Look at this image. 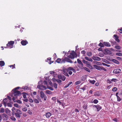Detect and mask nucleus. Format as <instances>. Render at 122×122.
<instances>
[{
	"label": "nucleus",
	"mask_w": 122,
	"mask_h": 122,
	"mask_svg": "<svg viewBox=\"0 0 122 122\" xmlns=\"http://www.w3.org/2000/svg\"><path fill=\"white\" fill-rule=\"evenodd\" d=\"M12 110L13 115H15L17 118H20L21 117V115L22 114V112L20 109H16L13 107L12 108Z\"/></svg>",
	"instance_id": "obj_1"
},
{
	"label": "nucleus",
	"mask_w": 122,
	"mask_h": 122,
	"mask_svg": "<svg viewBox=\"0 0 122 122\" xmlns=\"http://www.w3.org/2000/svg\"><path fill=\"white\" fill-rule=\"evenodd\" d=\"M21 93L20 91H18L17 92H15V93H12L11 96L12 97H14L12 98L13 100L15 102V99H20L21 97H20Z\"/></svg>",
	"instance_id": "obj_2"
},
{
	"label": "nucleus",
	"mask_w": 122,
	"mask_h": 122,
	"mask_svg": "<svg viewBox=\"0 0 122 122\" xmlns=\"http://www.w3.org/2000/svg\"><path fill=\"white\" fill-rule=\"evenodd\" d=\"M68 57H66L64 58H62L61 61V63H65V62L70 63H72L73 62L71 60L69 59Z\"/></svg>",
	"instance_id": "obj_3"
},
{
	"label": "nucleus",
	"mask_w": 122,
	"mask_h": 122,
	"mask_svg": "<svg viewBox=\"0 0 122 122\" xmlns=\"http://www.w3.org/2000/svg\"><path fill=\"white\" fill-rule=\"evenodd\" d=\"M75 56H77L76 53L74 51H72L70 53V55L68 56L67 57L71 59H73L75 58Z\"/></svg>",
	"instance_id": "obj_4"
},
{
	"label": "nucleus",
	"mask_w": 122,
	"mask_h": 122,
	"mask_svg": "<svg viewBox=\"0 0 122 122\" xmlns=\"http://www.w3.org/2000/svg\"><path fill=\"white\" fill-rule=\"evenodd\" d=\"M40 96L42 98H44V100L46 101L47 98V97L46 95H45L43 92L42 91H41L40 92Z\"/></svg>",
	"instance_id": "obj_5"
},
{
	"label": "nucleus",
	"mask_w": 122,
	"mask_h": 122,
	"mask_svg": "<svg viewBox=\"0 0 122 122\" xmlns=\"http://www.w3.org/2000/svg\"><path fill=\"white\" fill-rule=\"evenodd\" d=\"M37 87L41 90H44L46 89V87L44 85H38L37 86Z\"/></svg>",
	"instance_id": "obj_6"
},
{
	"label": "nucleus",
	"mask_w": 122,
	"mask_h": 122,
	"mask_svg": "<svg viewBox=\"0 0 122 122\" xmlns=\"http://www.w3.org/2000/svg\"><path fill=\"white\" fill-rule=\"evenodd\" d=\"M58 77L60 79H61L63 81L65 80L66 78L64 75H58Z\"/></svg>",
	"instance_id": "obj_7"
},
{
	"label": "nucleus",
	"mask_w": 122,
	"mask_h": 122,
	"mask_svg": "<svg viewBox=\"0 0 122 122\" xmlns=\"http://www.w3.org/2000/svg\"><path fill=\"white\" fill-rule=\"evenodd\" d=\"M121 70L120 69H117L114 70L113 71L114 73L117 74L121 72Z\"/></svg>",
	"instance_id": "obj_8"
},
{
	"label": "nucleus",
	"mask_w": 122,
	"mask_h": 122,
	"mask_svg": "<svg viewBox=\"0 0 122 122\" xmlns=\"http://www.w3.org/2000/svg\"><path fill=\"white\" fill-rule=\"evenodd\" d=\"M93 106L97 108L98 111H99L102 108V107L98 104L97 105H94Z\"/></svg>",
	"instance_id": "obj_9"
},
{
	"label": "nucleus",
	"mask_w": 122,
	"mask_h": 122,
	"mask_svg": "<svg viewBox=\"0 0 122 122\" xmlns=\"http://www.w3.org/2000/svg\"><path fill=\"white\" fill-rule=\"evenodd\" d=\"M28 43V41L26 40H22L21 42V43L23 46H25Z\"/></svg>",
	"instance_id": "obj_10"
},
{
	"label": "nucleus",
	"mask_w": 122,
	"mask_h": 122,
	"mask_svg": "<svg viewBox=\"0 0 122 122\" xmlns=\"http://www.w3.org/2000/svg\"><path fill=\"white\" fill-rule=\"evenodd\" d=\"M67 71H72L74 73L76 72V71L73 68L71 67H69L67 69Z\"/></svg>",
	"instance_id": "obj_11"
},
{
	"label": "nucleus",
	"mask_w": 122,
	"mask_h": 122,
	"mask_svg": "<svg viewBox=\"0 0 122 122\" xmlns=\"http://www.w3.org/2000/svg\"><path fill=\"white\" fill-rule=\"evenodd\" d=\"M5 112L6 114L9 115L11 116V112L8 109L6 108L5 109Z\"/></svg>",
	"instance_id": "obj_12"
},
{
	"label": "nucleus",
	"mask_w": 122,
	"mask_h": 122,
	"mask_svg": "<svg viewBox=\"0 0 122 122\" xmlns=\"http://www.w3.org/2000/svg\"><path fill=\"white\" fill-rule=\"evenodd\" d=\"M51 115V114L50 112L46 113L45 114V116L47 118H49Z\"/></svg>",
	"instance_id": "obj_13"
},
{
	"label": "nucleus",
	"mask_w": 122,
	"mask_h": 122,
	"mask_svg": "<svg viewBox=\"0 0 122 122\" xmlns=\"http://www.w3.org/2000/svg\"><path fill=\"white\" fill-rule=\"evenodd\" d=\"M94 66L97 69L101 71V67L102 66H99L96 65H94Z\"/></svg>",
	"instance_id": "obj_14"
},
{
	"label": "nucleus",
	"mask_w": 122,
	"mask_h": 122,
	"mask_svg": "<svg viewBox=\"0 0 122 122\" xmlns=\"http://www.w3.org/2000/svg\"><path fill=\"white\" fill-rule=\"evenodd\" d=\"M103 44L105 46L107 47H110L111 46V45L110 43L108 42H104L103 43Z\"/></svg>",
	"instance_id": "obj_15"
},
{
	"label": "nucleus",
	"mask_w": 122,
	"mask_h": 122,
	"mask_svg": "<svg viewBox=\"0 0 122 122\" xmlns=\"http://www.w3.org/2000/svg\"><path fill=\"white\" fill-rule=\"evenodd\" d=\"M94 60L97 61H100L101 60V58L97 56H93L92 58Z\"/></svg>",
	"instance_id": "obj_16"
},
{
	"label": "nucleus",
	"mask_w": 122,
	"mask_h": 122,
	"mask_svg": "<svg viewBox=\"0 0 122 122\" xmlns=\"http://www.w3.org/2000/svg\"><path fill=\"white\" fill-rule=\"evenodd\" d=\"M114 36L115 38V39L116 41L117 42H119L120 41L118 39V37L116 35H114Z\"/></svg>",
	"instance_id": "obj_17"
},
{
	"label": "nucleus",
	"mask_w": 122,
	"mask_h": 122,
	"mask_svg": "<svg viewBox=\"0 0 122 122\" xmlns=\"http://www.w3.org/2000/svg\"><path fill=\"white\" fill-rule=\"evenodd\" d=\"M3 119L5 120H7L8 119V116L6 114H4L3 116Z\"/></svg>",
	"instance_id": "obj_18"
},
{
	"label": "nucleus",
	"mask_w": 122,
	"mask_h": 122,
	"mask_svg": "<svg viewBox=\"0 0 122 122\" xmlns=\"http://www.w3.org/2000/svg\"><path fill=\"white\" fill-rule=\"evenodd\" d=\"M20 88V87H18L15 88L12 90L13 93H15V92H17L18 91H17L16 90Z\"/></svg>",
	"instance_id": "obj_19"
},
{
	"label": "nucleus",
	"mask_w": 122,
	"mask_h": 122,
	"mask_svg": "<svg viewBox=\"0 0 122 122\" xmlns=\"http://www.w3.org/2000/svg\"><path fill=\"white\" fill-rule=\"evenodd\" d=\"M85 58L86 60L91 62H92L93 61L92 60L91 58H89L87 56H85Z\"/></svg>",
	"instance_id": "obj_20"
},
{
	"label": "nucleus",
	"mask_w": 122,
	"mask_h": 122,
	"mask_svg": "<svg viewBox=\"0 0 122 122\" xmlns=\"http://www.w3.org/2000/svg\"><path fill=\"white\" fill-rule=\"evenodd\" d=\"M112 61L117 64H119V62L117 60L115 59H112Z\"/></svg>",
	"instance_id": "obj_21"
},
{
	"label": "nucleus",
	"mask_w": 122,
	"mask_h": 122,
	"mask_svg": "<svg viewBox=\"0 0 122 122\" xmlns=\"http://www.w3.org/2000/svg\"><path fill=\"white\" fill-rule=\"evenodd\" d=\"M14 43V42L13 41H10L8 42V45H10L12 46H13Z\"/></svg>",
	"instance_id": "obj_22"
},
{
	"label": "nucleus",
	"mask_w": 122,
	"mask_h": 122,
	"mask_svg": "<svg viewBox=\"0 0 122 122\" xmlns=\"http://www.w3.org/2000/svg\"><path fill=\"white\" fill-rule=\"evenodd\" d=\"M5 65V63L3 61H0V66L1 67H2Z\"/></svg>",
	"instance_id": "obj_23"
},
{
	"label": "nucleus",
	"mask_w": 122,
	"mask_h": 122,
	"mask_svg": "<svg viewBox=\"0 0 122 122\" xmlns=\"http://www.w3.org/2000/svg\"><path fill=\"white\" fill-rule=\"evenodd\" d=\"M8 101V99L7 98H5L3 100V102H4V104L5 106L6 105Z\"/></svg>",
	"instance_id": "obj_24"
},
{
	"label": "nucleus",
	"mask_w": 122,
	"mask_h": 122,
	"mask_svg": "<svg viewBox=\"0 0 122 122\" xmlns=\"http://www.w3.org/2000/svg\"><path fill=\"white\" fill-rule=\"evenodd\" d=\"M100 94L99 92L98 91H96L94 94L95 96H100Z\"/></svg>",
	"instance_id": "obj_25"
},
{
	"label": "nucleus",
	"mask_w": 122,
	"mask_h": 122,
	"mask_svg": "<svg viewBox=\"0 0 122 122\" xmlns=\"http://www.w3.org/2000/svg\"><path fill=\"white\" fill-rule=\"evenodd\" d=\"M62 60L61 59L58 58H57L56 60V62H57L58 63H61Z\"/></svg>",
	"instance_id": "obj_26"
},
{
	"label": "nucleus",
	"mask_w": 122,
	"mask_h": 122,
	"mask_svg": "<svg viewBox=\"0 0 122 122\" xmlns=\"http://www.w3.org/2000/svg\"><path fill=\"white\" fill-rule=\"evenodd\" d=\"M46 93L47 94L50 95L52 94V92L49 90H46Z\"/></svg>",
	"instance_id": "obj_27"
},
{
	"label": "nucleus",
	"mask_w": 122,
	"mask_h": 122,
	"mask_svg": "<svg viewBox=\"0 0 122 122\" xmlns=\"http://www.w3.org/2000/svg\"><path fill=\"white\" fill-rule=\"evenodd\" d=\"M77 62L78 63L81 65L82 66H83V64L82 62H81V61L80 60L78 59H77Z\"/></svg>",
	"instance_id": "obj_28"
},
{
	"label": "nucleus",
	"mask_w": 122,
	"mask_h": 122,
	"mask_svg": "<svg viewBox=\"0 0 122 122\" xmlns=\"http://www.w3.org/2000/svg\"><path fill=\"white\" fill-rule=\"evenodd\" d=\"M56 81L60 85L61 84V81L59 79L56 80Z\"/></svg>",
	"instance_id": "obj_29"
},
{
	"label": "nucleus",
	"mask_w": 122,
	"mask_h": 122,
	"mask_svg": "<svg viewBox=\"0 0 122 122\" xmlns=\"http://www.w3.org/2000/svg\"><path fill=\"white\" fill-rule=\"evenodd\" d=\"M83 68L84 70L88 72H91L90 70L88 68H87L86 67H84Z\"/></svg>",
	"instance_id": "obj_30"
},
{
	"label": "nucleus",
	"mask_w": 122,
	"mask_h": 122,
	"mask_svg": "<svg viewBox=\"0 0 122 122\" xmlns=\"http://www.w3.org/2000/svg\"><path fill=\"white\" fill-rule=\"evenodd\" d=\"M87 66L90 69H93V67L90 64V63L89 64H88Z\"/></svg>",
	"instance_id": "obj_31"
},
{
	"label": "nucleus",
	"mask_w": 122,
	"mask_h": 122,
	"mask_svg": "<svg viewBox=\"0 0 122 122\" xmlns=\"http://www.w3.org/2000/svg\"><path fill=\"white\" fill-rule=\"evenodd\" d=\"M22 93L23 94V97L24 98H26V96L27 95H28V94L27 93H24V92H23Z\"/></svg>",
	"instance_id": "obj_32"
},
{
	"label": "nucleus",
	"mask_w": 122,
	"mask_h": 122,
	"mask_svg": "<svg viewBox=\"0 0 122 122\" xmlns=\"http://www.w3.org/2000/svg\"><path fill=\"white\" fill-rule=\"evenodd\" d=\"M83 107L84 109H86L87 107V104H86V103H85V104L83 105Z\"/></svg>",
	"instance_id": "obj_33"
},
{
	"label": "nucleus",
	"mask_w": 122,
	"mask_h": 122,
	"mask_svg": "<svg viewBox=\"0 0 122 122\" xmlns=\"http://www.w3.org/2000/svg\"><path fill=\"white\" fill-rule=\"evenodd\" d=\"M83 62L84 63L86 64L87 65L90 63L84 60H83Z\"/></svg>",
	"instance_id": "obj_34"
},
{
	"label": "nucleus",
	"mask_w": 122,
	"mask_h": 122,
	"mask_svg": "<svg viewBox=\"0 0 122 122\" xmlns=\"http://www.w3.org/2000/svg\"><path fill=\"white\" fill-rule=\"evenodd\" d=\"M34 102L36 103H39V101L36 99H34Z\"/></svg>",
	"instance_id": "obj_35"
},
{
	"label": "nucleus",
	"mask_w": 122,
	"mask_h": 122,
	"mask_svg": "<svg viewBox=\"0 0 122 122\" xmlns=\"http://www.w3.org/2000/svg\"><path fill=\"white\" fill-rule=\"evenodd\" d=\"M63 74L65 75L66 76L69 77V75L68 73L66 71H64L63 73Z\"/></svg>",
	"instance_id": "obj_36"
},
{
	"label": "nucleus",
	"mask_w": 122,
	"mask_h": 122,
	"mask_svg": "<svg viewBox=\"0 0 122 122\" xmlns=\"http://www.w3.org/2000/svg\"><path fill=\"white\" fill-rule=\"evenodd\" d=\"M86 54L87 56L89 57L91 56L92 55V53L91 52H87Z\"/></svg>",
	"instance_id": "obj_37"
},
{
	"label": "nucleus",
	"mask_w": 122,
	"mask_h": 122,
	"mask_svg": "<svg viewBox=\"0 0 122 122\" xmlns=\"http://www.w3.org/2000/svg\"><path fill=\"white\" fill-rule=\"evenodd\" d=\"M36 92H34L32 93V94L31 93V95L32 97H33L34 96L33 95H36Z\"/></svg>",
	"instance_id": "obj_38"
},
{
	"label": "nucleus",
	"mask_w": 122,
	"mask_h": 122,
	"mask_svg": "<svg viewBox=\"0 0 122 122\" xmlns=\"http://www.w3.org/2000/svg\"><path fill=\"white\" fill-rule=\"evenodd\" d=\"M115 48L117 49H121V47L119 46H115Z\"/></svg>",
	"instance_id": "obj_39"
},
{
	"label": "nucleus",
	"mask_w": 122,
	"mask_h": 122,
	"mask_svg": "<svg viewBox=\"0 0 122 122\" xmlns=\"http://www.w3.org/2000/svg\"><path fill=\"white\" fill-rule=\"evenodd\" d=\"M102 64L103 65L106 66L108 67H109L110 66V65H108L104 63H102Z\"/></svg>",
	"instance_id": "obj_40"
},
{
	"label": "nucleus",
	"mask_w": 122,
	"mask_h": 122,
	"mask_svg": "<svg viewBox=\"0 0 122 122\" xmlns=\"http://www.w3.org/2000/svg\"><path fill=\"white\" fill-rule=\"evenodd\" d=\"M10 118L11 120L14 121H15L16 120V118L13 116H11L10 117Z\"/></svg>",
	"instance_id": "obj_41"
},
{
	"label": "nucleus",
	"mask_w": 122,
	"mask_h": 122,
	"mask_svg": "<svg viewBox=\"0 0 122 122\" xmlns=\"http://www.w3.org/2000/svg\"><path fill=\"white\" fill-rule=\"evenodd\" d=\"M95 81L94 80H90L89 81V82L90 83H91L92 84H94L95 83Z\"/></svg>",
	"instance_id": "obj_42"
},
{
	"label": "nucleus",
	"mask_w": 122,
	"mask_h": 122,
	"mask_svg": "<svg viewBox=\"0 0 122 122\" xmlns=\"http://www.w3.org/2000/svg\"><path fill=\"white\" fill-rule=\"evenodd\" d=\"M22 110L23 111H26L27 110V108L26 107H25L22 108Z\"/></svg>",
	"instance_id": "obj_43"
},
{
	"label": "nucleus",
	"mask_w": 122,
	"mask_h": 122,
	"mask_svg": "<svg viewBox=\"0 0 122 122\" xmlns=\"http://www.w3.org/2000/svg\"><path fill=\"white\" fill-rule=\"evenodd\" d=\"M102 42H100L98 45V46L101 47H103L104 46Z\"/></svg>",
	"instance_id": "obj_44"
},
{
	"label": "nucleus",
	"mask_w": 122,
	"mask_h": 122,
	"mask_svg": "<svg viewBox=\"0 0 122 122\" xmlns=\"http://www.w3.org/2000/svg\"><path fill=\"white\" fill-rule=\"evenodd\" d=\"M98 102V101L96 99H94L93 101V103L95 104H97Z\"/></svg>",
	"instance_id": "obj_45"
},
{
	"label": "nucleus",
	"mask_w": 122,
	"mask_h": 122,
	"mask_svg": "<svg viewBox=\"0 0 122 122\" xmlns=\"http://www.w3.org/2000/svg\"><path fill=\"white\" fill-rule=\"evenodd\" d=\"M86 52L84 50H83L81 51V53L82 54H83L84 55V56H85V54H86Z\"/></svg>",
	"instance_id": "obj_46"
},
{
	"label": "nucleus",
	"mask_w": 122,
	"mask_h": 122,
	"mask_svg": "<svg viewBox=\"0 0 122 122\" xmlns=\"http://www.w3.org/2000/svg\"><path fill=\"white\" fill-rule=\"evenodd\" d=\"M15 64H14V65H10L9 66V67H12V69H13L14 68H15Z\"/></svg>",
	"instance_id": "obj_47"
},
{
	"label": "nucleus",
	"mask_w": 122,
	"mask_h": 122,
	"mask_svg": "<svg viewBox=\"0 0 122 122\" xmlns=\"http://www.w3.org/2000/svg\"><path fill=\"white\" fill-rule=\"evenodd\" d=\"M116 55H117L119 56H122V53H116Z\"/></svg>",
	"instance_id": "obj_48"
},
{
	"label": "nucleus",
	"mask_w": 122,
	"mask_h": 122,
	"mask_svg": "<svg viewBox=\"0 0 122 122\" xmlns=\"http://www.w3.org/2000/svg\"><path fill=\"white\" fill-rule=\"evenodd\" d=\"M54 86V87L56 89L57 88V84L56 83H54L53 84Z\"/></svg>",
	"instance_id": "obj_49"
},
{
	"label": "nucleus",
	"mask_w": 122,
	"mask_h": 122,
	"mask_svg": "<svg viewBox=\"0 0 122 122\" xmlns=\"http://www.w3.org/2000/svg\"><path fill=\"white\" fill-rule=\"evenodd\" d=\"M117 88L116 87H114V88H113L112 89V91L115 92L116 91H117Z\"/></svg>",
	"instance_id": "obj_50"
},
{
	"label": "nucleus",
	"mask_w": 122,
	"mask_h": 122,
	"mask_svg": "<svg viewBox=\"0 0 122 122\" xmlns=\"http://www.w3.org/2000/svg\"><path fill=\"white\" fill-rule=\"evenodd\" d=\"M47 88L50 89V90L53 91V89L51 87L49 86H47Z\"/></svg>",
	"instance_id": "obj_51"
},
{
	"label": "nucleus",
	"mask_w": 122,
	"mask_h": 122,
	"mask_svg": "<svg viewBox=\"0 0 122 122\" xmlns=\"http://www.w3.org/2000/svg\"><path fill=\"white\" fill-rule=\"evenodd\" d=\"M6 45L7 46L6 47H5V48H6V47H8V48H10L12 47H11V46L10 45H8V44H7Z\"/></svg>",
	"instance_id": "obj_52"
},
{
	"label": "nucleus",
	"mask_w": 122,
	"mask_h": 122,
	"mask_svg": "<svg viewBox=\"0 0 122 122\" xmlns=\"http://www.w3.org/2000/svg\"><path fill=\"white\" fill-rule=\"evenodd\" d=\"M4 111H5V110H4V109L3 108H2L1 109V110L0 111V112L3 113V112H4Z\"/></svg>",
	"instance_id": "obj_53"
},
{
	"label": "nucleus",
	"mask_w": 122,
	"mask_h": 122,
	"mask_svg": "<svg viewBox=\"0 0 122 122\" xmlns=\"http://www.w3.org/2000/svg\"><path fill=\"white\" fill-rule=\"evenodd\" d=\"M117 101H120L121 100V99L120 98L119 96L117 97Z\"/></svg>",
	"instance_id": "obj_54"
},
{
	"label": "nucleus",
	"mask_w": 122,
	"mask_h": 122,
	"mask_svg": "<svg viewBox=\"0 0 122 122\" xmlns=\"http://www.w3.org/2000/svg\"><path fill=\"white\" fill-rule=\"evenodd\" d=\"M37 98L38 99L37 100H39V101L40 102H42V100L41 99L39 96H38V97H37Z\"/></svg>",
	"instance_id": "obj_55"
},
{
	"label": "nucleus",
	"mask_w": 122,
	"mask_h": 122,
	"mask_svg": "<svg viewBox=\"0 0 122 122\" xmlns=\"http://www.w3.org/2000/svg\"><path fill=\"white\" fill-rule=\"evenodd\" d=\"M117 80V79H114V78H113L112 79L111 81H114L115 82Z\"/></svg>",
	"instance_id": "obj_56"
},
{
	"label": "nucleus",
	"mask_w": 122,
	"mask_h": 122,
	"mask_svg": "<svg viewBox=\"0 0 122 122\" xmlns=\"http://www.w3.org/2000/svg\"><path fill=\"white\" fill-rule=\"evenodd\" d=\"M105 51H106V52L107 53H110V52H111L108 49H106L105 50Z\"/></svg>",
	"instance_id": "obj_57"
},
{
	"label": "nucleus",
	"mask_w": 122,
	"mask_h": 122,
	"mask_svg": "<svg viewBox=\"0 0 122 122\" xmlns=\"http://www.w3.org/2000/svg\"><path fill=\"white\" fill-rule=\"evenodd\" d=\"M101 70H104V71H106L107 70L106 69L104 68L102 66L101 67Z\"/></svg>",
	"instance_id": "obj_58"
},
{
	"label": "nucleus",
	"mask_w": 122,
	"mask_h": 122,
	"mask_svg": "<svg viewBox=\"0 0 122 122\" xmlns=\"http://www.w3.org/2000/svg\"><path fill=\"white\" fill-rule=\"evenodd\" d=\"M14 106L17 107H19V105L17 103H15L14 104Z\"/></svg>",
	"instance_id": "obj_59"
},
{
	"label": "nucleus",
	"mask_w": 122,
	"mask_h": 122,
	"mask_svg": "<svg viewBox=\"0 0 122 122\" xmlns=\"http://www.w3.org/2000/svg\"><path fill=\"white\" fill-rule=\"evenodd\" d=\"M43 83L44 85H47V82L46 81H44L43 82Z\"/></svg>",
	"instance_id": "obj_60"
},
{
	"label": "nucleus",
	"mask_w": 122,
	"mask_h": 122,
	"mask_svg": "<svg viewBox=\"0 0 122 122\" xmlns=\"http://www.w3.org/2000/svg\"><path fill=\"white\" fill-rule=\"evenodd\" d=\"M7 106L8 107H11L12 106V104L10 103H8L7 104Z\"/></svg>",
	"instance_id": "obj_61"
},
{
	"label": "nucleus",
	"mask_w": 122,
	"mask_h": 122,
	"mask_svg": "<svg viewBox=\"0 0 122 122\" xmlns=\"http://www.w3.org/2000/svg\"><path fill=\"white\" fill-rule=\"evenodd\" d=\"M81 82L80 81H76V85H78Z\"/></svg>",
	"instance_id": "obj_62"
},
{
	"label": "nucleus",
	"mask_w": 122,
	"mask_h": 122,
	"mask_svg": "<svg viewBox=\"0 0 122 122\" xmlns=\"http://www.w3.org/2000/svg\"><path fill=\"white\" fill-rule=\"evenodd\" d=\"M29 101L31 103H32L33 102V100L31 99H29Z\"/></svg>",
	"instance_id": "obj_63"
},
{
	"label": "nucleus",
	"mask_w": 122,
	"mask_h": 122,
	"mask_svg": "<svg viewBox=\"0 0 122 122\" xmlns=\"http://www.w3.org/2000/svg\"><path fill=\"white\" fill-rule=\"evenodd\" d=\"M17 102L19 104H21L22 103V102L19 100H17Z\"/></svg>",
	"instance_id": "obj_64"
}]
</instances>
